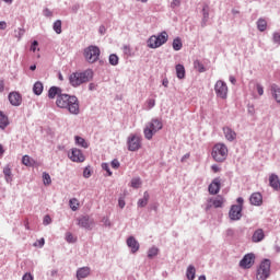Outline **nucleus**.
Segmentation results:
<instances>
[{
	"label": "nucleus",
	"mask_w": 280,
	"mask_h": 280,
	"mask_svg": "<svg viewBox=\"0 0 280 280\" xmlns=\"http://www.w3.org/2000/svg\"><path fill=\"white\" fill-rule=\"evenodd\" d=\"M56 105L58 108H66L70 115H80V101L69 94H59Z\"/></svg>",
	"instance_id": "nucleus-1"
},
{
	"label": "nucleus",
	"mask_w": 280,
	"mask_h": 280,
	"mask_svg": "<svg viewBox=\"0 0 280 280\" xmlns=\"http://www.w3.org/2000/svg\"><path fill=\"white\" fill-rule=\"evenodd\" d=\"M93 80V71L92 70H85L83 72H73L69 77V82L71 86H80L81 84H84L86 82H90Z\"/></svg>",
	"instance_id": "nucleus-2"
},
{
	"label": "nucleus",
	"mask_w": 280,
	"mask_h": 280,
	"mask_svg": "<svg viewBox=\"0 0 280 280\" xmlns=\"http://www.w3.org/2000/svg\"><path fill=\"white\" fill-rule=\"evenodd\" d=\"M159 130H163V122L156 118L152 119L143 129L144 138L148 139V141H152V138Z\"/></svg>",
	"instance_id": "nucleus-3"
},
{
	"label": "nucleus",
	"mask_w": 280,
	"mask_h": 280,
	"mask_svg": "<svg viewBox=\"0 0 280 280\" xmlns=\"http://www.w3.org/2000/svg\"><path fill=\"white\" fill-rule=\"evenodd\" d=\"M229 156V148L225 147L224 143H217L212 149V159L217 161V163H222L226 161Z\"/></svg>",
	"instance_id": "nucleus-4"
},
{
	"label": "nucleus",
	"mask_w": 280,
	"mask_h": 280,
	"mask_svg": "<svg viewBox=\"0 0 280 280\" xmlns=\"http://www.w3.org/2000/svg\"><path fill=\"white\" fill-rule=\"evenodd\" d=\"M168 38L170 35H167V32L163 31L158 36L153 35L148 39V47H150V49H159V47L167 43Z\"/></svg>",
	"instance_id": "nucleus-5"
},
{
	"label": "nucleus",
	"mask_w": 280,
	"mask_h": 280,
	"mask_svg": "<svg viewBox=\"0 0 280 280\" xmlns=\"http://www.w3.org/2000/svg\"><path fill=\"white\" fill-rule=\"evenodd\" d=\"M270 259H265L260 262L258 266L257 272H256V279L257 280H266L268 277H270Z\"/></svg>",
	"instance_id": "nucleus-6"
},
{
	"label": "nucleus",
	"mask_w": 280,
	"mask_h": 280,
	"mask_svg": "<svg viewBox=\"0 0 280 280\" xmlns=\"http://www.w3.org/2000/svg\"><path fill=\"white\" fill-rule=\"evenodd\" d=\"M84 58L91 65L97 62L100 60V48L97 46H89L84 49Z\"/></svg>",
	"instance_id": "nucleus-7"
},
{
	"label": "nucleus",
	"mask_w": 280,
	"mask_h": 280,
	"mask_svg": "<svg viewBox=\"0 0 280 280\" xmlns=\"http://www.w3.org/2000/svg\"><path fill=\"white\" fill-rule=\"evenodd\" d=\"M214 93L217 97H220V100H226L229 96V85H226V82L222 80L217 81L214 85Z\"/></svg>",
	"instance_id": "nucleus-8"
},
{
	"label": "nucleus",
	"mask_w": 280,
	"mask_h": 280,
	"mask_svg": "<svg viewBox=\"0 0 280 280\" xmlns=\"http://www.w3.org/2000/svg\"><path fill=\"white\" fill-rule=\"evenodd\" d=\"M68 158L72 163H84L86 158L84 156V153H82V150L78 148H73L68 152Z\"/></svg>",
	"instance_id": "nucleus-9"
},
{
	"label": "nucleus",
	"mask_w": 280,
	"mask_h": 280,
	"mask_svg": "<svg viewBox=\"0 0 280 280\" xmlns=\"http://www.w3.org/2000/svg\"><path fill=\"white\" fill-rule=\"evenodd\" d=\"M240 266L244 270H248L249 268H253V266H255V254L245 255L243 259L240 261Z\"/></svg>",
	"instance_id": "nucleus-10"
},
{
	"label": "nucleus",
	"mask_w": 280,
	"mask_h": 280,
	"mask_svg": "<svg viewBox=\"0 0 280 280\" xmlns=\"http://www.w3.org/2000/svg\"><path fill=\"white\" fill-rule=\"evenodd\" d=\"M141 149V138L139 136H131L128 139V150L130 152H137Z\"/></svg>",
	"instance_id": "nucleus-11"
},
{
	"label": "nucleus",
	"mask_w": 280,
	"mask_h": 280,
	"mask_svg": "<svg viewBox=\"0 0 280 280\" xmlns=\"http://www.w3.org/2000/svg\"><path fill=\"white\" fill-rule=\"evenodd\" d=\"M221 187H222V180L220 179V177H217L209 185L208 191H209V194H211V196H215V195L220 194Z\"/></svg>",
	"instance_id": "nucleus-12"
},
{
	"label": "nucleus",
	"mask_w": 280,
	"mask_h": 280,
	"mask_svg": "<svg viewBox=\"0 0 280 280\" xmlns=\"http://www.w3.org/2000/svg\"><path fill=\"white\" fill-rule=\"evenodd\" d=\"M78 225L81 226L82 229L91 230L93 229V226H95V221H93V219L85 215L78 219Z\"/></svg>",
	"instance_id": "nucleus-13"
},
{
	"label": "nucleus",
	"mask_w": 280,
	"mask_h": 280,
	"mask_svg": "<svg viewBox=\"0 0 280 280\" xmlns=\"http://www.w3.org/2000/svg\"><path fill=\"white\" fill-rule=\"evenodd\" d=\"M230 220H242V206L234 205L231 207L230 212Z\"/></svg>",
	"instance_id": "nucleus-14"
},
{
	"label": "nucleus",
	"mask_w": 280,
	"mask_h": 280,
	"mask_svg": "<svg viewBox=\"0 0 280 280\" xmlns=\"http://www.w3.org/2000/svg\"><path fill=\"white\" fill-rule=\"evenodd\" d=\"M9 102L12 106H21V103L23 102V98L21 97L20 93L11 92L9 94Z\"/></svg>",
	"instance_id": "nucleus-15"
},
{
	"label": "nucleus",
	"mask_w": 280,
	"mask_h": 280,
	"mask_svg": "<svg viewBox=\"0 0 280 280\" xmlns=\"http://www.w3.org/2000/svg\"><path fill=\"white\" fill-rule=\"evenodd\" d=\"M127 246L129 248H131L132 254L138 253V250L140 248L139 241L137 238H135V236H129L127 238Z\"/></svg>",
	"instance_id": "nucleus-16"
},
{
	"label": "nucleus",
	"mask_w": 280,
	"mask_h": 280,
	"mask_svg": "<svg viewBox=\"0 0 280 280\" xmlns=\"http://www.w3.org/2000/svg\"><path fill=\"white\" fill-rule=\"evenodd\" d=\"M249 202H250V205H254L255 207H259L264 202V197L261 196L260 192H254V194H252V196L249 198Z\"/></svg>",
	"instance_id": "nucleus-17"
},
{
	"label": "nucleus",
	"mask_w": 280,
	"mask_h": 280,
	"mask_svg": "<svg viewBox=\"0 0 280 280\" xmlns=\"http://www.w3.org/2000/svg\"><path fill=\"white\" fill-rule=\"evenodd\" d=\"M269 185H270V187H272V189H275L276 191H279V189H280V179H279V176L277 174H271L269 176Z\"/></svg>",
	"instance_id": "nucleus-18"
},
{
	"label": "nucleus",
	"mask_w": 280,
	"mask_h": 280,
	"mask_svg": "<svg viewBox=\"0 0 280 280\" xmlns=\"http://www.w3.org/2000/svg\"><path fill=\"white\" fill-rule=\"evenodd\" d=\"M223 132L228 141H235V139H237V133L230 127H224Z\"/></svg>",
	"instance_id": "nucleus-19"
},
{
	"label": "nucleus",
	"mask_w": 280,
	"mask_h": 280,
	"mask_svg": "<svg viewBox=\"0 0 280 280\" xmlns=\"http://www.w3.org/2000/svg\"><path fill=\"white\" fill-rule=\"evenodd\" d=\"M89 275H91V268H89V267H82L77 270V279L78 280L86 279V277H89Z\"/></svg>",
	"instance_id": "nucleus-20"
},
{
	"label": "nucleus",
	"mask_w": 280,
	"mask_h": 280,
	"mask_svg": "<svg viewBox=\"0 0 280 280\" xmlns=\"http://www.w3.org/2000/svg\"><path fill=\"white\" fill-rule=\"evenodd\" d=\"M264 237H266V234H264V230L262 229H258L254 232L253 236H252V242H261L264 240Z\"/></svg>",
	"instance_id": "nucleus-21"
},
{
	"label": "nucleus",
	"mask_w": 280,
	"mask_h": 280,
	"mask_svg": "<svg viewBox=\"0 0 280 280\" xmlns=\"http://www.w3.org/2000/svg\"><path fill=\"white\" fill-rule=\"evenodd\" d=\"M56 95H57V97L59 95H62V90L58 86H51L48 91V97L50 100H54V98H56Z\"/></svg>",
	"instance_id": "nucleus-22"
},
{
	"label": "nucleus",
	"mask_w": 280,
	"mask_h": 280,
	"mask_svg": "<svg viewBox=\"0 0 280 280\" xmlns=\"http://www.w3.org/2000/svg\"><path fill=\"white\" fill-rule=\"evenodd\" d=\"M210 202L212 203L214 209H220L224 205V197L217 196L214 199H210Z\"/></svg>",
	"instance_id": "nucleus-23"
},
{
	"label": "nucleus",
	"mask_w": 280,
	"mask_h": 280,
	"mask_svg": "<svg viewBox=\"0 0 280 280\" xmlns=\"http://www.w3.org/2000/svg\"><path fill=\"white\" fill-rule=\"evenodd\" d=\"M175 71L178 80H185V66L178 63L175 66Z\"/></svg>",
	"instance_id": "nucleus-24"
},
{
	"label": "nucleus",
	"mask_w": 280,
	"mask_h": 280,
	"mask_svg": "<svg viewBox=\"0 0 280 280\" xmlns=\"http://www.w3.org/2000/svg\"><path fill=\"white\" fill-rule=\"evenodd\" d=\"M271 93L277 104H280V88L277 84L271 85Z\"/></svg>",
	"instance_id": "nucleus-25"
},
{
	"label": "nucleus",
	"mask_w": 280,
	"mask_h": 280,
	"mask_svg": "<svg viewBox=\"0 0 280 280\" xmlns=\"http://www.w3.org/2000/svg\"><path fill=\"white\" fill-rule=\"evenodd\" d=\"M149 200H150V192L144 191L143 198L138 200V207L140 208L147 207Z\"/></svg>",
	"instance_id": "nucleus-26"
},
{
	"label": "nucleus",
	"mask_w": 280,
	"mask_h": 280,
	"mask_svg": "<svg viewBox=\"0 0 280 280\" xmlns=\"http://www.w3.org/2000/svg\"><path fill=\"white\" fill-rule=\"evenodd\" d=\"M10 125V121L8 120V116L3 114V112H0V128L2 130H5L8 126Z\"/></svg>",
	"instance_id": "nucleus-27"
},
{
	"label": "nucleus",
	"mask_w": 280,
	"mask_h": 280,
	"mask_svg": "<svg viewBox=\"0 0 280 280\" xmlns=\"http://www.w3.org/2000/svg\"><path fill=\"white\" fill-rule=\"evenodd\" d=\"M186 276L188 280L196 279V267H194L192 265L188 266Z\"/></svg>",
	"instance_id": "nucleus-28"
},
{
	"label": "nucleus",
	"mask_w": 280,
	"mask_h": 280,
	"mask_svg": "<svg viewBox=\"0 0 280 280\" xmlns=\"http://www.w3.org/2000/svg\"><path fill=\"white\" fill-rule=\"evenodd\" d=\"M43 82L37 81L33 86V92L35 95H42L43 94Z\"/></svg>",
	"instance_id": "nucleus-29"
},
{
	"label": "nucleus",
	"mask_w": 280,
	"mask_h": 280,
	"mask_svg": "<svg viewBox=\"0 0 280 280\" xmlns=\"http://www.w3.org/2000/svg\"><path fill=\"white\" fill-rule=\"evenodd\" d=\"M173 49L174 51H180L183 49V40L180 37H177L173 40Z\"/></svg>",
	"instance_id": "nucleus-30"
},
{
	"label": "nucleus",
	"mask_w": 280,
	"mask_h": 280,
	"mask_svg": "<svg viewBox=\"0 0 280 280\" xmlns=\"http://www.w3.org/2000/svg\"><path fill=\"white\" fill-rule=\"evenodd\" d=\"M77 145H80L81 148H89V142L80 136H75L74 138Z\"/></svg>",
	"instance_id": "nucleus-31"
},
{
	"label": "nucleus",
	"mask_w": 280,
	"mask_h": 280,
	"mask_svg": "<svg viewBox=\"0 0 280 280\" xmlns=\"http://www.w3.org/2000/svg\"><path fill=\"white\" fill-rule=\"evenodd\" d=\"M257 27H258L259 32H266V30L268 27V22H266V20H264V19H259L257 21Z\"/></svg>",
	"instance_id": "nucleus-32"
},
{
	"label": "nucleus",
	"mask_w": 280,
	"mask_h": 280,
	"mask_svg": "<svg viewBox=\"0 0 280 280\" xmlns=\"http://www.w3.org/2000/svg\"><path fill=\"white\" fill-rule=\"evenodd\" d=\"M3 174L7 183H12V170L10 168V166H5L3 168Z\"/></svg>",
	"instance_id": "nucleus-33"
},
{
	"label": "nucleus",
	"mask_w": 280,
	"mask_h": 280,
	"mask_svg": "<svg viewBox=\"0 0 280 280\" xmlns=\"http://www.w3.org/2000/svg\"><path fill=\"white\" fill-rule=\"evenodd\" d=\"M69 205L72 211H78V209H80V201L75 198L70 199Z\"/></svg>",
	"instance_id": "nucleus-34"
},
{
	"label": "nucleus",
	"mask_w": 280,
	"mask_h": 280,
	"mask_svg": "<svg viewBox=\"0 0 280 280\" xmlns=\"http://www.w3.org/2000/svg\"><path fill=\"white\" fill-rule=\"evenodd\" d=\"M22 163L23 165H25L26 167H32V165H34V160H32V158H30V155H24L22 158Z\"/></svg>",
	"instance_id": "nucleus-35"
},
{
	"label": "nucleus",
	"mask_w": 280,
	"mask_h": 280,
	"mask_svg": "<svg viewBox=\"0 0 280 280\" xmlns=\"http://www.w3.org/2000/svg\"><path fill=\"white\" fill-rule=\"evenodd\" d=\"M54 31L56 32V34H62V22L60 20H57L54 23Z\"/></svg>",
	"instance_id": "nucleus-36"
},
{
	"label": "nucleus",
	"mask_w": 280,
	"mask_h": 280,
	"mask_svg": "<svg viewBox=\"0 0 280 280\" xmlns=\"http://www.w3.org/2000/svg\"><path fill=\"white\" fill-rule=\"evenodd\" d=\"M109 65H112L113 67H117V65H119V57L115 54L110 55Z\"/></svg>",
	"instance_id": "nucleus-37"
},
{
	"label": "nucleus",
	"mask_w": 280,
	"mask_h": 280,
	"mask_svg": "<svg viewBox=\"0 0 280 280\" xmlns=\"http://www.w3.org/2000/svg\"><path fill=\"white\" fill-rule=\"evenodd\" d=\"M194 67L197 69V71H199V73H205V66L199 60L194 62Z\"/></svg>",
	"instance_id": "nucleus-38"
},
{
	"label": "nucleus",
	"mask_w": 280,
	"mask_h": 280,
	"mask_svg": "<svg viewBox=\"0 0 280 280\" xmlns=\"http://www.w3.org/2000/svg\"><path fill=\"white\" fill-rule=\"evenodd\" d=\"M131 187L133 189H139V187H141V178L136 177L131 179Z\"/></svg>",
	"instance_id": "nucleus-39"
},
{
	"label": "nucleus",
	"mask_w": 280,
	"mask_h": 280,
	"mask_svg": "<svg viewBox=\"0 0 280 280\" xmlns=\"http://www.w3.org/2000/svg\"><path fill=\"white\" fill-rule=\"evenodd\" d=\"M156 255H159V248L152 247L149 249L148 252L149 259H152V257H156Z\"/></svg>",
	"instance_id": "nucleus-40"
},
{
	"label": "nucleus",
	"mask_w": 280,
	"mask_h": 280,
	"mask_svg": "<svg viewBox=\"0 0 280 280\" xmlns=\"http://www.w3.org/2000/svg\"><path fill=\"white\" fill-rule=\"evenodd\" d=\"M44 185H51V176L48 173L43 174Z\"/></svg>",
	"instance_id": "nucleus-41"
},
{
	"label": "nucleus",
	"mask_w": 280,
	"mask_h": 280,
	"mask_svg": "<svg viewBox=\"0 0 280 280\" xmlns=\"http://www.w3.org/2000/svg\"><path fill=\"white\" fill-rule=\"evenodd\" d=\"M66 240H67V242H69V244L75 243V238L73 237V234H71V232H68L66 234Z\"/></svg>",
	"instance_id": "nucleus-42"
},
{
	"label": "nucleus",
	"mask_w": 280,
	"mask_h": 280,
	"mask_svg": "<svg viewBox=\"0 0 280 280\" xmlns=\"http://www.w3.org/2000/svg\"><path fill=\"white\" fill-rule=\"evenodd\" d=\"M24 34H25V28H18L15 31V37L16 38H22Z\"/></svg>",
	"instance_id": "nucleus-43"
},
{
	"label": "nucleus",
	"mask_w": 280,
	"mask_h": 280,
	"mask_svg": "<svg viewBox=\"0 0 280 280\" xmlns=\"http://www.w3.org/2000/svg\"><path fill=\"white\" fill-rule=\"evenodd\" d=\"M102 168L107 172L108 176H113V172H110V167L108 166V163H103Z\"/></svg>",
	"instance_id": "nucleus-44"
},
{
	"label": "nucleus",
	"mask_w": 280,
	"mask_h": 280,
	"mask_svg": "<svg viewBox=\"0 0 280 280\" xmlns=\"http://www.w3.org/2000/svg\"><path fill=\"white\" fill-rule=\"evenodd\" d=\"M148 108H154V106L156 105V101L154 98H150L148 102Z\"/></svg>",
	"instance_id": "nucleus-45"
},
{
	"label": "nucleus",
	"mask_w": 280,
	"mask_h": 280,
	"mask_svg": "<svg viewBox=\"0 0 280 280\" xmlns=\"http://www.w3.org/2000/svg\"><path fill=\"white\" fill-rule=\"evenodd\" d=\"M83 177L84 178H91V168L85 167L83 171Z\"/></svg>",
	"instance_id": "nucleus-46"
},
{
	"label": "nucleus",
	"mask_w": 280,
	"mask_h": 280,
	"mask_svg": "<svg viewBox=\"0 0 280 280\" xmlns=\"http://www.w3.org/2000/svg\"><path fill=\"white\" fill-rule=\"evenodd\" d=\"M34 246H39V248H43V246H45V238H39L36 243H34Z\"/></svg>",
	"instance_id": "nucleus-47"
},
{
	"label": "nucleus",
	"mask_w": 280,
	"mask_h": 280,
	"mask_svg": "<svg viewBox=\"0 0 280 280\" xmlns=\"http://www.w3.org/2000/svg\"><path fill=\"white\" fill-rule=\"evenodd\" d=\"M119 160H113L112 161V167L113 170H119Z\"/></svg>",
	"instance_id": "nucleus-48"
},
{
	"label": "nucleus",
	"mask_w": 280,
	"mask_h": 280,
	"mask_svg": "<svg viewBox=\"0 0 280 280\" xmlns=\"http://www.w3.org/2000/svg\"><path fill=\"white\" fill-rule=\"evenodd\" d=\"M236 202L238 203L236 205V207H241L242 209H244V198L238 197Z\"/></svg>",
	"instance_id": "nucleus-49"
},
{
	"label": "nucleus",
	"mask_w": 280,
	"mask_h": 280,
	"mask_svg": "<svg viewBox=\"0 0 280 280\" xmlns=\"http://www.w3.org/2000/svg\"><path fill=\"white\" fill-rule=\"evenodd\" d=\"M273 43H277L278 45H280V34L279 33L273 34Z\"/></svg>",
	"instance_id": "nucleus-50"
},
{
	"label": "nucleus",
	"mask_w": 280,
	"mask_h": 280,
	"mask_svg": "<svg viewBox=\"0 0 280 280\" xmlns=\"http://www.w3.org/2000/svg\"><path fill=\"white\" fill-rule=\"evenodd\" d=\"M256 89H257L258 95H264V86H261V84H257Z\"/></svg>",
	"instance_id": "nucleus-51"
},
{
	"label": "nucleus",
	"mask_w": 280,
	"mask_h": 280,
	"mask_svg": "<svg viewBox=\"0 0 280 280\" xmlns=\"http://www.w3.org/2000/svg\"><path fill=\"white\" fill-rule=\"evenodd\" d=\"M37 47H38V42H37V40H34V42L32 43V45H31V51H36Z\"/></svg>",
	"instance_id": "nucleus-52"
},
{
	"label": "nucleus",
	"mask_w": 280,
	"mask_h": 280,
	"mask_svg": "<svg viewBox=\"0 0 280 280\" xmlns=\"http://www.w3.org/2000/svg\"><path fill=\"white\" fill-rule=\"evenodd\" d=\"M22 280H34V276H32V273H25Z\"/></svg>",
	"instance_id": "nucleus-53"
},
{
	"label": "nucleus",
	"mask_w": 280,
	"mask_h": 280,
	"mask_svg": "<svg viewBox=\"0 0 280 280\" xmlns=\"http://www.w3.org/2000/svg\"><path fill=\"white\" fill-rule=\"evenodd\" d=\"M44 224H45V225L51 224V217L45 215V217H44Z\"/></svg>",
	"instance_id": "nucleus-54"
},
{
	"label": "nucleus",
	"mask_w": 280,
	"mask_h": 280,
	"mask_svg": "<svg viewBox=\"0 0 280 280\" xmlns=\"http://www.w3.org/2000/svg\"><path fill=\"white\" fill-rule=\"evenodd\" d=\"M178 5H180V0H173L171 3V8H178Z\"/></svg>",
	"instance_id": "nucleus-55"
},
{
	"label": "nucleus",
	"mask_w": 280,
	"mask_h": 280,
	"mask_svg": "<svg viewBox=\"0 0 280 280\" xmlns=\"http://www.w3.org/2000/svg\"><path fill=\"white\" fill-rule=\"evenodd\" d=\"M5 91V81L0 80V93H3Z\"/></svg>",
	"instance_id": "nucleus-56"
},
{
	"label": "nucleus",
	"mask_w": 280,
	"mask_h": 280,
	"mask_svg": "<svg viewBox=\"0 0 280 280\" xmlns=\"http://www.w3.org/2000/svg\"><path fill=\"white\" fill-rule=\"evenodd\" d=\"M44 15L50 18V16H54V13L49 9H46L44 10Z\"/></svg>",
	"instance_id": "nucleus-57"
},
{
	"label": "nucleus",
	"mask_w": 280,
	"mask_h": 280,
	"mask_svg": "<svg viewBox=\"0 0 280 280\" xmlns=\"http://www.w3.org/2000/svg\"><path fill=\"white\" fill-rule=\"evenodd\" d=\"M5 27H8V23H5V21H1L0 22V30H5Z\"/></svg>",
	"instance_id": "nucleus-58"
},
{
	"label": "nucleus",
	"mask_w": 280,
	"mask_h": 280,
	"mask_svg": "<svg viewBox=\"0 0 280 280\" xmlns=\"http://www.w3.org/2000/svg\"><path fill=\"white\" fill-rule=\"evenodd\" d=\"M211 170H212V172H214V174H217V172H220V166H218V165H212V166H211Z\"/></svg>",
	"instance_id": "nucleus-59"
},
{
	"label": "nucleus",
	"mask_w": 280,
	"mask_h": 280,
	"mask_svg": "<svg viewBox=\"0 0 280 280\" xmlns=\"http://www.w3.org/2000/svg\"><path fill=\"white\" fill-rule=\"evenodd\" d=\"M118 205H119L120 209H124V207H126V201H124L122 199H119Z\"/></svg>",
	"instance_id": "nucleus-60"
},
{
	"label": "nucleus",
	"mask_w": 280,
	"mask_h": 280,
	"mask_svg": "<svg viewBox=\"0 0 280 280\" xmlns=\"http://www.w3.org/2000/svg\"><path fill=\"white\" fill-rule=\"evenodd\" d=\"M230 82H231L232 84H235V82H237V80L235 79V77H230Z\"/></svg>",
	"instance_id": "nucleus-61"
},
{
	"label": "nucleus",
	"mask_w": 280,
	"mask_h": 280,
	"mask_svg": "<svg viewBox=\"0 0 280 280\" xmlns=\"http://www.w3.org/2000/svg\"><path fill=\"white\" fill-rule=\"evenodd\" d=\"M124 51H125V54H128V51H130V47L124 46Z\"/></svg>",
	"instance_id": "nucleus-62"
},
{
	"label": "nucleus",
	"mask_w": 280,
	"mask_h": 280,
	"mask_svg": "<svg viewBox=\"0 0 280 280\" xmlns=\"http://www.w3.org/2000/svg\"><path fill=\"white\" fill-rule=\"evenodd\" d=\"M3 152H5V151L3 150V145L0 144V156H3Z\"/></svg>",
	"instance_id": "nucleus-63"
},
{
	"label": "nucleus",
	"mask_w": 280,
	"mask_h": 280,
	"mask_svg": "<svg viewBox=\"0 0 280 280\" xmlns=\"http://www.w3.org/2000/svg\"><path fill=\"white\" fill-rule=\"evenodd\" d=\"M198 280H207V277L200 276V277L198 278Z\"/></svg>",
	"instance_id": "nucleus-64"
}]
</instances>
